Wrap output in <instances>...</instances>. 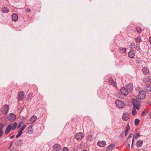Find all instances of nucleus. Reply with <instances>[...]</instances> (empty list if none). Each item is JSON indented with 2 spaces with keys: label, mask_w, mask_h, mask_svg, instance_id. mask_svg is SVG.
I'll return each mask as SVG.
<instances>
[{
  "label": "nucleus",
  "mask_w": 151,
  "mask_h": 151,
  "mask_svg": "<svg viewBox=\"0 0 151 151\" xmlns=\"http://www.w3.org/2000/svg\"><path fill=\"white\" fill-rule=\"evenodd\" d=\"M13 143V142H11L10 143V145H9V147H8V148H9L10 147H11L12 146V145Z\"/></svg>",
  "instance_id": "c03bdc74"
},
{
  "label": "nucleus",
  "mask_w": 151,
  "mask_h": 151,
  "mask_svg": "<svg viewBox=\"0 0 151 151\" xmlns=\"http://www.w3.org/2000/svg\"><path fill=\"white\" fill-rule=\"evenodd\" d=\"M88 140L89 141H92L93 140V136L91 135H88L87 138Z\"/></svg>",
  "instance_id": "a878e982"
},
{
  "label": "nucleus",
  "mask_w": 151,
  "mask_h": 151,
  "mask_svg": "<svg viewBox=\"0 0 151 151\" xmlns=\"http://www.w3.org/2000/svg\"><path fill=\"white\" fill-rule=\"evenodd\" d=\"M18 19V16L15 13H14L12 15V20L13 21L16 22Z\"/></svg>",
  "instance_id": "f3484780"
},
{
  "label": "nucleus",
  "mask_w": 151,
  "mask_h": 151,
  "mask_svg": "<svg viewBox=\"0 0 151 151\" xmlns=\"http://www.w3.org/2000/svg\"><path fill=\"white\" fill-rule=\"evenodd\" d=\"M143 151H148L146 150H143Z\"/></svg>",
  "instance_id": "603ef678"
},
{
  "label": "nucleus",
  "mask_w": 151,
  "mask_h": 151,
  "mask_svg": "<svg viewBox=\"0 0 151 151\" xmlns=\"http://www.w3.org/2000/svg\"><path fill=\"white\" fill-rule=\"evenodd\" d=\"M12 124H9L7 127L6 130L5 131V133L6 134H8L9 132L10 131L11 129H12Z\"/></svg>",
  "instance_id": "4468645a"
},
{
  "label": "nucleus",
  "mask_w": 151,
  "mask_h": 151,
  "mask_svg": "<svg viewBox=\"0 0 151 151\" xmlns=\"http://www.w3.org/2000/svg\"><path fill=\"white\" fill-rule=\"evenodd\" d=\"M132 136H133L132 139V145H131V148H132V149L134 141V136L133 134L131 133L129 136L126 139V141H127V142H128V140H130V139L131 137Z\"/></svg>",
  "instance_id": "f8f14e48"
},
{
  "label": "nucleus",
  "mask_w": 151,
  "mask_h": 151,
  "mask_svg": "<svg viewBox=\"0 0 151 151\" xmlns=\"http://www.w3.org/2000/svg\"><path fill=\"white\" fill-rule=\"evenodd\" d=\"M129 118V113L127 112H124L122 116V118L124 121H127Z\"/></svg>",
  "instance_id": "0eeeda50"
},
{
  "label": "nucleus",
  "mask_w": 151,
  "mask_h": 151,
  "mask_svg": "<svg viewBox=\"0 0 151 151\" xmlns=\"http://www.w3.org/2000/svg\"><path fill=\"white\" fill-rule=\"evenodd\" d=\"M17 123L15 122L13 125L12 126V130H14L16 128L17 126Z\"/></svg>",
  "instance_id": "4be33fe9"
},
{
  "label": "nucleus",
  "mask_w": 151,
  "mask_h": 151,
  "mask_svg": "<svg viewBox=\"0 0 151 151\" xmlns=\"http://www.w3.org/2000/svg\"><path fill=\"white\" fill-rule=\"evenodd\" d=\"M22 132L19 130L18 131V134L16 136V138H17L20 136L22 134Z\"/></svg>",
  "instance_id": "393cba45"
},
{
  "label": "nucleus",
  "mask_w": 151,
  "mask_h": 151,
  "mask_svg": "<svg viewBox=\"0 0 151 151\" xmlns=\"http://www.w3.org/2000/svg\"><path fill=\"white\" fill-rule=\"evenodd\" d=\"M141 39L140 38L138 37H137L136 39V42L138 43L140 42L141 41Z\"/></svg>",
  "instance_id": "2f4dec72"
},
{
  "label": "nucleus",
  "mask_w": 151,
  "mask_h": 151,
  "mask_svg": "<svg viewBox=\"0 0 151 151\" xmlns=\"http://www.w3.org/2000/svg\"><path fill=\"white\" fill-rule=\"evenodd\" d=\"M115 104L119 108L122 109L124 107V104L120 100H117L115 102Z\"/></svg>",
  "instance_id": "39448f33"
},
{
  "label": "nucleus",
  "mask_w": 151,
  "mask_h": 151,
  "mask_svg": "<svg viewBox=\"0 0 151 151\" xmlns=\"http://www.w3.org/2000/svg\"><path fill=\"white\" fill-rule=\"evenodd\" d=\"M26 127V126L25 125H24L23 127L19 130L22 132V131Z\"/></svg>",
  "instance_id": "c9c22d12"
},
{
  "label": "nucleus",
  "mask_w": 151,
  "mask_h": 151,
  "mask_svg": "<svg viewBox=\"0 0 151 151\" xmlns=\"http://www.w3.org/2000/svg\"><path fill=\"white\" fill-rule=\"evenodd\" d=\"M129 47L131 48L132 49L135 48V44L134 43H132L129 46Z\"/></svg>",
  "instance_id": "c756f323"
},
{
  "label": "nucleus",
  "mask_w": 151,
  "mask_h": 151,
  "mask_svg": "<svg viewBox=\"0 0 151 151\" xmlns=\"http://www.w3.org/2000/svg\"><path fill=\"white\" fill-rule=\"evenodd\" d=\"M4 134L3 130H0V138Z\"/></svg>",
  "instance_id": "58836bf2"
},
{
  "label": "nucleus",
  "mask_w": 151,
  "mask_h": 151,
  "mask_svg": "<svg viewBox=\"0 0 151 151\" xmlns=\"http://www.w3.org/2000/svg\"><path fill=\"white\" fill-rule=\"evenodd\" d=\"M31 10L30 9L28 8H27L25 9V11L27 12H30Z\"/></svg>",
  "instance_id": "a19ab883"
},
{
  "label": "nucleus",
  "mask_w": 151,
  "mask_h": 151,
  "mask_svg": "<svg viewBox=\"0 0 151 151\" xmlns=\"http://www.w3.org/2000/svg\"><path fill=\"white\" fill-rule=\"evenodd\" d=\"M135 53L133 50L130 51L128 53V56L131 58H133L135 56Z\"/></svg>",
  "instance_id": "9b49d317"
},
{
  "label": "nucleus",
  "mask_w": 151,
  "mask_h": 151,
  "mask_svg": "<svg viewBox=\"0 0 151 151\" xmlns=\"http://www.w3.org/2000/svg\"><path fill=\"white\" fill-rule=\"evenodd\" d=\"M146 86L147 87L146 89L145 90L147 92H149L150 91H151V86Z\"/></svg>",
  "instance_id": "412c9836"
},
{
  "label": "nucleus",
  "mask_w": 151,
  "mask_h": 151,
  "mask_svg": "<svg viewBox=\"0 0 151 151\" xmlns=\"http://www.w3.org/2000/svg\"><path fill=\"white\" fill-rule=\"evenodd\" d=\"M109 84H113L114 85H115V82L113 80H112V79H110L109 80Z\"/></svg>",
  "instance_id": "c85d7f7f"
},
{
  "label": "nucleus",
  "mask_w": 151,
  "mask_h": 151,
  "mask_svg": "<svg viewBox=\"0 0 151 151\" xmlns=\"http://www.w3.org/2000/svg\"><path fill=\"white\" fill-rule=\"evenodd\" d=\"M136 109L134 107L132 109V114L133 115H135L136 114L137 111Z\"/></svg>",
  "instance_id": "b1692460"
},
{
  "label": "nucleus",
  "mask_w": 151,
  "mask_h": 151,
  "mask_svg": "<svg viewBox=\"0 0 151 151\" xmlns=\"http://www.w3.org/2000/svg\"><path fill=\"white\" fill-rule=\"evenodd\" d=\"M24 93L23 91H21L18 93L17 99L18 101H21L24 98Z\"/></svg>",
  "instance_id": "423d86ee"
},
{
  "label": "nucleus",
  "mask_w": 151,
  "mask_h": 151,
  "mask_svg": "<svg viewBox=\"0 0 151 151\" xmlns=\"http://www.w3.org/2000/svg\"><path fill=\"white\" fill-rule=\"evenodd\" d=\"M139 122V120L138 119H136L134 121V124L135 125H137Z\"/></svg>",
  "instance_id": "bb28decb"
},
{
  "label": "nucleus",
  "mask_w": 151,
  "mask_h": 151,
  "mask_svg": "<svg viewBox=\"0 0 151 151\" xmlns=\"http://www.w3.org/2000/svg\"><path fill=\"white\" fill-rule=\"evenodd\" d=\"M124 137V135H123V136H122V137ZM122 138V137H120V138Z\"/></svg>",
  "instance_id": "5fc2aeb1"
},
{
  "label": "nucleus",
  "mask_w": 151,
  "mask_h": 151,
  "mask_svg": "<svg viewBox=\"0 0 151 151\" xmlns=\"http://www.w3.org/2000/svg\"><path fill=\"white\" fill-rule=\"evenodd\" d=\"M9 110V106L7 104L4 105L1 110V112L3 114H7Z\"/></svg>",
  "instance_id": "20e7f679"
},
{
  "label": "nucleus",
  "mask_w": 151,
  "mask_h": 151,
  "mask_svg": "<svg viewBox=\"0 0 151 151\" xmlns=\"http://www.w3.org/2000/svg\"><path fill=\"white\" fill-rule=\"evenodd\" d=\"M4 127V125L2 124H0V130H2Z\"/></svg>",
  "instance_id": "4c0bfd02"
},
{
  "label": "nucleus",
  "mask_w": 151,
  "mask_h": 151,
  "mask_svg": "<svg viewBox=\"0 0 151 151\" xmlns=\"http://www.w3.org/2000/svg\"><path fill=\"white\" fill-rule=\"evenodd\" d=\"M83 134L82 132H79L76 134L75 138L77 140H80L83 139Z\"/></svg>",
  "instance_id": "1a4fd4ad"
},
{
  "label": "nucleus",
  "mask_w": 151,
  "mask_h": 151,
  "mask_svg": "<svg viewBox=\"0 0 151 151\" xmlns=\"http://www.w3.org/2000/svg\"><path fill=\"white\" fill-rule=\"evenodd\" d=\"M129 131L125 130V134L126 136H127L128 133Z\"/></svg>",
  "instance_id": "79ce46f5"
},
{
  "label": "nucleus",
  "mask_w": 151,
  "mask_h": 151,
  "mask_svg": "<svg viewBox=\"0 0 151 151\" xmlns=\"http://www.w3.org/2000/svg\"><path fill=\"white\" fill-rule=\"evenodd\" d=\"M52 147L54 151H59L62 148L61 146L58 144H55Z\"/></svg>",
  "instance_id": "6e6552de"
},
{
  "label": "nucleus",
  "mask_w": 151,
  "mask_h": 151,
  "mask_svg": "<svg viewBox=\"0 0 151 151\" xmlns=\"http://www.w3.org/2000/svg\"><path fill=\"white\" fill-rule=\"evenodd\" d=\"M149 42H150L151 43V37L149 38Z\"/></svg>",
  "instance_id": "49530a36"
},
{
  "label": "nucleus",
  "mask_w": 151,
  "mask_h": 151,
  "mask_svg": "<svg viewBox=\"0 0 151 151\" xmlns=\"http://www.w3.org/2000/svg\"><path fill=\"white\" fill-rule=\"evenodd\" d=\"M132 103L133 106L137 109L138 110L139 109V106L141 105L140 102L136 99H133L132 101Z\"/></svg>",
  "instance_id": "7ed1b4c3"
},
{
  "label": "nucleus",
  "mask_w": 151,
  "mask_h": 151,
  "mask_svg": "<svg viewBox=\"0 0 151 151\" xmlns=\"http://www.w3.org/2000/svg\"><path fill=\"white\" fill-rule=\"evenodd\" d=\"M143 81L146 83L147 81V79L146 78H145L143 79Z\"/></svg>",
  "instance_id": "37998d69"
},
{
  "label": "nucleus",
  "mask_w": 151,
  "mask_h": 151,
  "mask_svg": "<svg viewBox=\"0 0 151 151\" xmlns=\"http://www.w3.org/2000/svg\"><path fill=\"white\" fill-rule=\"evenodd\" d=\"M142 71L143 73L145 75H147L149 73V70L146 67H143L142 69Z\"/></svg>",
  "instance_id": "a211bd4d"
},
{
  "label": "nucleus",
  "mask_w": 151,
  "mask_h": 151,
  "mask_svg": "<svg viewBox=\"0 0 151 151\" xmlns=\"http://www.w3.org/2000/svg\"><path fill=\"white\" fill-rule=\"evenodd\" d=\"M14 137H15V135H12V136H11L10 137V139H12V138H14Z\"/></svg>",
  "instance_id": "a18cd8bd"
},
{
  "label": "nucleus",
  "mask_w": 151,
  "mask_h": 151,
  "mask_svg": "<svg viewBox=\"0 0 151 151\" xmlns=\"http://www.w3.org/2000/svg\"><path fill=\"white\" fill-rule=\"evenodd\" d=\"M130 144H129V143H128V147H130Z\"/></svg>",
  "instance_id": "3c124183"
},
{
  "label": "nucleus",
  "mask_w": 151,
  "mask_h": 151,
  "mask_svg": "<svg viewBox=\"0 0 151 151\" xmlns=\"http://www.w3.org/2000/svg\"><path fill=\"white\" fill-rule=\"evenodd\" d=\"M2 10L3 13H8L9 12V10L8 8L6 7L3 8Z\"/></svg>",
  "instance_id": "aec40b11"
},
{
  "label": "nucleus",
  "mask_w": 151,
  "mask_h": 151,
  "mask_svg": "<svg viewBox=\"0 0 151 151\" xmlns=\"http://www.w3.org/2000/svg\"><path fill=\"white\" fill-rule=\"evenodd\" d=\"M22 144V141L21 139L18 140L17 141V144L18 145H21Z\"/></svg>",
  "instance_id": "cd10ccee"
},
{
  "label": "nucleus",
  "mask_w": 151,
  "mask_h": 151,
  "mask_svg": "<svg viewBox=\"0 0 151 151\" xmlns=\"http://www.w3.org/2000/svg\"><path fill=\"white\" fill-rule=\"evenodd\" d=\"M135 89L137 91L139 92L140 91V90H142L141 88L139 86L137 87Z\"/></svg>",
  "instance_id": "f704fd0d"
},
{
  "label": "nucleus",
  "mask_w": 151,
  "mask_h": 151,
  "mask_svg": "<svg viewBox=\"0 0 151 151\" xmlns=\"http://www.w3.org/2000/svg\"><path fill=\"white\" fill-rule=\"evenodd\" d=\"M130 129V127H129V124H128L127 125L126 128V130L129 131Z\"/></svg>",
  "instance_id": "e433bc0d"
},
{
  "label": "nucleus",
  "mask_w": 151,
  "mask_h": 151,
  "mask_svg": "<svg viewBox=\"0 0 151 151\" xmlns=\"http://www.w3.org/2000/svg\"><path fill=\"white\" fill-rule=\"evenodd\" d=\"M126 88L122 87L121 89L122 94L124 96L127 95L129 93V91H131L133 88V86H126Z\"/></svg>",
  "instance_id": "f257e3e1"
},
{
  "label": "nucleus",
  "mask_w": 151,
  "mask_h": 151,
  "mask_svg": "<svg viewBox=\"0 0 151 151\" xmlns=\"http://www.w3.org/2000/svg\"><path fill=\"white\" fill-rule=\"evenodd\" d=\"M106 144V142L105 141H102L98 142L97 143V145L98 146L103 147H104Z\"/></svg>",
  "instance_id": "ddd939ff"
},
{
  "label": "nucleus",
  "mask_w": 151,
  "mask_h": 151,
  "mask_svg": "<svg viewBox=\"0 0 151 151\" xmlns=\"http://www.w3.org/2000/svg\"><path fill=\"white\" fill-rule=\"evenodd\" d=\"M150 118L151 119V112L150 114Z\"/></svg>",
  "instance_id": "09e8293b"
},
{
  "label": "nucleus",
  "mask_w": 151,
  "mask_h": 151,
  "mask_svg": "<svg viewBox=\"0 0 151 151\" xmlns=\"http://www.w3.org/2000/svg\"><path fill=\"white\" fill-rule=\"evenodd\" d=\"M83 151H87L86 149H84V150Z\"/></svg>",
  "instance_id": "864d4df0"
},
{
  "label": "nucleus",
  "mask_w": 151,
  "mask_h": 151,
  "mask_svg": "<svg viewBox=\"0 0 151 151\" xmlns=\"http://www.w3.org/2000/svg\"><path fill=\"white\" fill-rule=\"evenodd\" d=\"M150 81L151 83V76H150Z\"/></svg>",
  "instance_id": "8fccbe9b"
},
{
  "label": "nucleus",
  "mask_w": 151,
  "mask_h": 151,
  "mask_svg": "<svg viewBox=\"0 0 151 151\" xmlns=\"http://www.w3.org/2000/svg\"><path fill=\"white\" fill-rule=\"evenodd\" d=\"M121 50H122V52L123 53H125V52H126V51H127V50H126V49L124 48H122L121 49Z\"/></svg>",
  "instance_id": "72a5a7b5"
},
{
  "label": "nucleus",
  "mask_w": 151,
  "mask_h": 151,
  "mask_svg": "<svg viewBox=\"0 0 151 151\" xmlns=\"http://www.w3.org/2000/svg\"><path fill=\"white\" fill-rule=\"evenodd\" d=\"M143 141L141 140H137L136 143V146L137 147H140L143 144Z\"/></svg>",
  "instance_id": "dca6fc26"
},
{
  "label": "nucleus",
  "mask_w": 151,
  "mask_h": 151,
  "mask_svg": "<svg viewBox=\"0 0 151 151\" xmlns=\"http://www.w3.org/2000/svg\"><path fill=\"white\" fill-rule=\"evenodd\" d=\"M134 135H135V138L136 139H137V138H138V137H140V134L139 133H135L134 134Z\"/></svg>",
  "instance_id": "7c9ffc66"
},
{
  "label": "nucleus",
  "mask_w": 151,
  "mask_h": 151,
  "mask_svg": "<svg viewBox=\"0 0 151 151\" xmlns=\"http://www.w3.org/2000/svg\"><path fill=\"white\" fill-rule=\"evenodd\" d=\"M115 147V145L114 144H111L109 145L107 147L106 151H109L112 150Z\"/></svg>",
  "instance_id": "2eb2a0df"
},
{
  "label": "nucleus",
  "mask_w": 151,
  "mask_h": 151,
  "mask_svg": "<svg viewBox=\"0 0 151 151\" xmlns=\"http://www.w3.org/2000/svg\"><path fill=\"white\" fill-rule=\"evenodd\" d=\"M131 141V140L130 139V140H128V142H127L128 143H130V142Z\"/></svg>",
  "instance_id": "de8ad7c7"
},
{
  "label": "nucleus",
  "mask_w": 151,
  "mask_h": 151,
  "mask_svg": "<svg viewBox=\"0 0 151 151\" xmlns=\"http://www.w3.org/2000/svg\"><path fill=\"white\" fill-rule=\"evenodd\" d=\"M62 151H69L68 148L67 147H65L63 148Z\"/></svg>",
  "instance_id": "473e14b6"
},
{
  "label": "nucleus",
  "mask_w": 151,
  "mask_h": 151,
  "mask_svg": "<svg viewBox=\"0 0 151 151\" xmlns=\"http://www.w3.org/2000/svg\"><path fill=\"white\" fill-rule=\"evenodd\" d=\"M16 116L14 114L10 113L8 115V119L10 122L13 121L15 119Z\"/></svg>",
  "instance_id": "9d476101"
},
{
  "label": "nucleus",
  "mask_w": 151,
  "mask_h": 151,
  "mask_svg": "<svg viewBox=\"0 0 151 151\" xmlns=\"http://www.w3.org/2000/svg\"><path fill=\"white\" fill-rule=\"evenodd\" d=\"M146 93L145 91L144 90H140L138 94V98L139 99L143 100L145 97Z\"/></svg>",
  "instance_id": "f03ea898"
},
{
  "label": "nucleus",
  "mask_w": 151,
  "mask_h": 151,
  "mask_svg": "<svg viewBox=\"0 0 151 151\" xmlns=\"http://www.w3.org/2000/svg\"><path fill=\"white\" fill-rule=\"evenodd\" d=\"M37 119V116H35L33 115L29 119V121L31 123H32L36 121Z\"/></svg>",
  "instance_id": "6ab92c4d"
},
{
  "label": "nucleus",
  "mask_w": 151,
  "mask_h": 151,
  "mask_svg": "<svg viewBox=\"0 0 151 151\" xmlns=\"http://www.w3.org/2000/svg\"><path fill=\"white\" fill-rule=\"evenodd\" d=\"M136 31L138 33H140L142 31V29L139 27H138L136 28Z\"/></svg>",
  "instance_id": "5701e85b"
},
{
  "label": "nucleus",
  "mask_w": 151,
  "mask_h": 151,
  "mask_svg": "<svg viewBox=\"0 0 151 151\" xmlns=\"http://www.w3.org/2000/svg\"><path fill=\"white\" fill-rule=\"evenodd\" d=\"M23 123V122H21L19 124H18L17 126V128L18 129L21 126V125Z\"/></svg>",
  "instance_id": "ea45409f"
}]
</instances>
